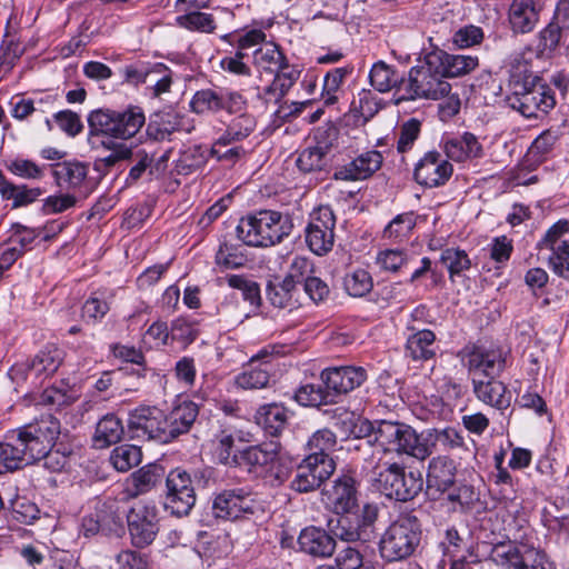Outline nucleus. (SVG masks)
I'll use <instances>...</instances> for the list:
<instances>
[{
	"instance_id": "obj_1",
	"label": "nucleus",
	"mask_w": 569,
	"mask_h": 569,
	"mask_svg": "<svg viewBox=\"0 0 569 569\" xmlns=\"http://www.w3.org/2000/svg\"><path fill=\"white\" fill-rule=\"evenodd\" d=\"M457 467L446 456L433 457L428 467L426 495L430 500H441L452 512H465L479 499L470 485L456 482Z\"/></svg>"
},
{
	"instance_id": "obj_2",
	"label": "nucleus",
	"mask_w": 569,
	"mask_h": 569,
	"mask_svg": "<svg viewBox=\"0 0 569 569\" xmlns=\"http://www.w3.org/2000/svg\"><path fill=\"white\" fill-rule=\"evenodd\" d=\"M288 214L277 210H259L243 216L237 226L238 238L247 246L268 248L280 243L292 230Z\"/></svg>"
},
{
	"instance_id": "obj_3",
	"label": "nucleus",
	"mask_w": 569,
	"mask_h": 569,
	"mask_svg": "<svg viewBox=\"0 0 569 569\" xmlns=\"http://www.w3.org/2000/svg\"><path fill=\"white\" fill-rule=\"evenodd\" d=\"M420 64L409 70L408 78L398 87L397 103L419 99L439 100L451 91V84L445 80L439 70L438 60L426 52Z\"/></svg>"
},
{
	"instance_id": "obj_4",
	"label": "nucleus",
	"mask_w": 569,
	"mask_h": 569,
	"mask_svg": "<svg viewBox=\"0 0 569 569\" xmlns=\"http://www.w3.org/2000/svg\"><path fill=\"white\" fill-rule=\"evenodd\" d=\"M375 443L382 453L406 455L418 460H425L432 453L428 440L400 421H377Z\"/></svg>"
},
{
	"instance_id": "obj_5",
	"label": "nucleus",
	"mask_w": 569,
	"mask_h": 569,
	"mask_svg": "<svg viewBox=\"0 0 569 569\" xmlns=\"http://www.w3.org/2000/svg\"><path fill=\"white\" fill-rule=\"evenodd\" d=\"M421 536V523L415 515L399 516L381 535L379 541L381 558L392 562L411 557L420 545Z\"/></svg>"
},
{
	"instance_id": "obj_6",
	"label": "nucleus",
	"mask_w": 569,
	"mask_h": 569,
	"mask_svg": "<svg viewBox=\"0 0 569 569\" xmlns=\"http://www.w3.org/2000/svg\"><path fill=\"white\" fill-rule=\"evenodd\" d=\"M370 479L386 497L398 501H409L422 490L419 473L406 472L403 466L381 458L372 466Z\"/></svg>"
},
{
	"instance_id": "obj_7",
	"label": "nucleus",
	"mask_w": 569,
	"mask_h": 569,
	"mask_svg": "<svg viewBox=\"0 0 569 569\" xmlns=\"http://www.w3.org/2000/svg\"><path fill=\"white\" fill-rule=\"evenodd\" d=\"M144 122V113L139 107L124 110L98 109L88 117L90 134H104L123 140L136 136Z\"/></svg>"
},
{
	"instance_id": "obj_8",
	"label": "nucleus",
	"mask_w": 569,
	"mask_h": 569,
	"mask_svg": "<svg viewBox=\"0 0 569 569\" xmlns=\"http://www.w3.org/2000/svg\"><path fill=\"white\" fill-rule=\"evenodd\" d=\"M488 556L500 569H555L545 551L522 541L492 543Z\"/></svg>"
},
{
	"instance_id": "obj_9",
	"label": "nucleus",
	"mask_w": 569,
	"mask_h": 569,
	"mask_svg": "<svg viewBox=\"0 0 569 569\" xmlns=\"http://www.w3.org/2000/svg\"><path fill=\"white\" fill-rule=\"evenodd\" d=\"M509 104L526 118H538L555 108L556 98L549 86L526 79L522 83L515 82L512 84Z\"/></svg>"
},
{
	"instance_id": "obj_10",
	"label": "nucleus",
	"mask_w": 569,
	"mask_h": 569,
	"mask_svg": "<svg viewBox=\"0 0 569 569\" xmlns=\"http://www.w3.org/2000/svg\"><path fill=\"white\" fill-rule=\"evenodd\" d=\"M263 510V502L247 488L226 489L212 502L214 517L223 520H237Z\"/></svg>"
},
{
	"instance_id": "obj_11",
	"label": "nucleus",
	"mask_w": 569,
	"mask_h": 569,
	"mask_svg": "<svg viewBox=\"0 0 569 569\" xmlns=\"http://www.w3.org/2000/svg\"><path fill=\"white\" fill-rule=\"evenodd\" d=\"M359 485L350 473L338 476L321 491L322 501L327 509L336 515L355 512L359 507Z\"/></svg>"
},
{
	"instance_id": "obj_12",
	"label": "nucleus",
	"mask_w": 569,
	"mask_h": 569,
	"mask_svg": "<svg viewBox=\"0 0 569 569\" xmlns=\"http://www.w3.org/2000/svg\"><path fill=\"white\" fill-rule=\"evenodd\" d=\"M336 216L329 206H320L310 214L306 228V242L317 256L332 250L335 244Z\"/></svg>"
},
{
	"instance_id": "obj_13",
	"label": "nucleus",
	"mask_w": 569,
	"mask_h": 569,
	"mask_svg": "<svg viewBox=\"0 0 569 569\" xmlns=\"http://www.w3.org/2000/svg\"><path fill=\"white\" fill-rule=\"evenodd\" d=\"M128 529L132 543L138 548L149 546L159 531L158 510L152 501H138L128 516Z\"/></svg>"
},
{
	"instance_id": "obj_14",
	"label": "nucleus",
	"mask_w": 569,
	"mask_h": 569,
	"mask_svg": "<svg viewBox=\"0 0 569 569\" xmlns=\"http://www.w3.org/2000/svg\"><path fill=\"white\" fill-rule=\"evenodd\" d=\"M166 486V509L178 517L187 516L196 503L190 475L181 468H176L168 473Z\"/></svg>"
},
{
	"instance_id": "obj_15",
	"label": "nucleus",
	"mask_w": 569,
	"mask_h": 569,
	"mask_svg": "<svg viewBox=\"0 0 569 569\" xmlns=\"http://www.w3.org/2000/svg\"><path fill=\"white\" fill-rule=\"evenodd\" d=\"M538 246L551 251L548 260L552 271L569 281V222H556L547 230Z\"/></svg>"
},
{
	"instance_id": "obj_16",
	"label": "nucleus",
	"mask_w": 569,
	"mask_h": 569,
	"mask_svg": "<svg viewBox=\"0 0 569 569\" xmlns=\"http://www.w3.org/2000/svg\"><path fill=\"white\" fill-rule=\"evenodd\" d=\"M36 436L31 425L19 429L16 445L0 442V475L21 469L34 461L32 443Z\"/></svg>"
},
{
	"instance_id": "obj_17",
	"label": "nucleus",
	"mask_w": 569,
	"mask_h": 569,
	"mask_svg": "<svg viewBox=\"0 0 569 569\" xmlns=\"http://www.w3.org/2000/svg\"><path fill=\"white\" fill-rule=\"evenodd\" d=\"M506 367V352L497 346L475 347L467 356L471 380L498 378Z\"/></svg>"
},
{
	"instance_id": "obj_18",
	"label": "nucleus",
	"mask_w": 569,
	"mask_h": 569,
	"mask_svg": "<svg viewBox=\"0 0 569 569\" xmlns=\"http://www.w3.org/2000/svg\"><path fill=\"white\" fill-rule=\"evenodd\" d=\"M337 129L318 130L315 134L316 146L307 147L300 151L296 163L300 171L309 173L321 171L329 163V153L337 140Z\"/></svg>"
},
{
	"instance_id": "obj_19",
	"label": "nucleus",
	"mask_w": 569,
	"mask_h": 569,
	"mask_svg": "<svg viewBox=\"0 0 569 569\" xmlns=\"http://www.w3.org/2000/svg\"><path fill=\"white\" fill-rule=\"evenodd\" d=\"M452 173V164L440 152L432 150L416 163L413 178L422 187L438 188L446 184Z\"/></svg>"
},
{
	"instance_id": "obj_20",
	"label": "nucleus",
	"mask_w": 569,
	"mask_h": 569,
	"mask_svg": "<svg viewBox=\"0 0 569 569\" xmlns=\"http://www.w3.org/2000/svg\"><path fill=\"white\" fill-rule=\"evenodd\" d=\"M322 383L331 391V397L346 395L360 387L367 380V371L362 367L343 366L326 368L320 373Z\"/></svg>"
},
{
	"instance_id": "obj_21",
	"label": "nucleus",
	"mask_w": 569,
	"mask_h": 569,
	"mask_svg": "<svg viewBox=\"0 0 569 569\" xmlns=\"http://www.w3.org/2000/svg\"><path fill=\"white\" fill-rule=\"evenodd\" d=\"M281 446L271 440L256 446H249L239 451V467H244L250 473L261 477L268 467L273 466Z\"/></svg>"
},
{
	"instance_id": "obj_22",
	"label": "nucleus",
	"mask_w": 569,
	"mask_h": 569,
	"mask_svg": "<svg viewBox=\"0 0 569 569\" xmlns=\"http://www.w3.org/2000/svg\"><path fill=\"white\" fill-rule=\"evenodd\" d=\"M88 166L80 161H62L49 166L38 167L40 176L50 173L61 189L76 190L82 187L88 176Z\"/></svg>"
},
{
	"instance_id": "obj_23",
	"label": "nucleus",
	"mask_w": 569,
	"mask_h": 569,
	"mask_svg": "<svg viewBox=\"0 0 569 569\" xmlns=\"http://www.w3.org/2000/svg\"><path fill=\"white\" fill-rule=\"evenodd\" d=\"M382 154L377 150L366 151L352 161L336 169L333 178L341 181H357L371 177L380 169Z\"/></svg>"
},
{
	"instance_id": "obj_24",
	"label": "nucleus",
	"mask_w": 569,
	"mask_h": 569,
	"mask_svg": "<svg viewBox=\"0 0 569 569\" xmlns=\"http://www.w3.org/2000/svg\"><path fill=\"white\" fill-rule=\"evenodd\" d=\"M441 148L446 157L456 162H466L481 158L483 154L481 143L471 132L443 137L441 140Z\"/></svg>"
},
{
	"instance_id": "obj_25",
	"label": "nucleus",
	"mask_w": 569,
	"mask_h": 569,
	"mask_svg": "<svg viewBox=\"0 0 569 569\" xmlns=\"http://www.w3.org/2000/svg\"><path fill=\"white\" fill-rule=\"evenodd\" d=\"M162 410L157 407H140L134 409L128 420L129 429L134 437H147L159 441Z\"/></svg>"
},
{
	"instance_id": "obj_26",
	"label": "nucleus",
	"mask_w": 569,
	"mask_h": 569,
	"mask_svg": "<svg viewBox=\"0 0 569 569\" xmlns=\"http://www.w3.org/2000/svg\"><path fill=\"white\" fill-rule=\"evenodd\" d=\"M540 8L535 0H512L508 10V20L515 33L531 32L539 21Z\"/></svg>"
},
{
	"instance_id": "obj_27",
	"label": "nucleus",
	"mask_w": 569,
	"mask_h": 569,
	"mask_svg": "<svg viewBox=\"0 0 569 569\" xmlns=\"http://www.w3.org/2000/svg\"><path fill=\"white\" fill-rule=\"evenodd\" d=\"M472 387L478 400L500 411L508 409L511 405V392L497 378L472 381Z\"/></svg>"
},
{
	"instance_id": "obj_28",
	"label": "nucleus",
	"mask_w": 569,
	"mask_h": 569,
	"mask_svg": "<svg viewBox=\"0 0 569 569\" xmlns=\"http://www.w3.org/2000/svg\"><path fill=\"white\" fill-rule=\"evenodd\" d=\"M430 53L440 62L439 70L445 80L447 78L463 77L479 66V59L476 56L450 54L439 48L430 50Z\"/></svg>"
},
{
	"instance_id": "obj_29",
	"label": "nucleus",
	"mask_w": 569,
	"mask_h": 569,
	"mask_svg": "<svg viewBox=\"0 0 569 569\" xmlns=\"http://www.w3.org/2000/svg\"><path fill=\"white\" fill-rule=\"evenodd\" d=\"M298 543L301 551L320 558L330 557L336 549L335 538L317 527L305 528L298 537Z\"/></svg>"
},
{
	"instance_id": "obj_30",
	"label": "nucleus",
	"mask_w": 569,
	"mask_h": 569,
	"mask_svg": "<svg viewBox=\"0 0 569 569\" xmlns=\"http://www.w3.org/2000/svg\"><path fill=\"white\" fill-rule=\"evenodd\" d=\"M408 328L415 331L407 339V353L413 360H428L435 356L436 335L428 329H420L417 325H409Z\"/></svg>"
},
{
	"instance_id": "obj_31",
	"label": "nucleus",
	"mask_w": 569,
	"mask_h": 569,
	"mask_svg": "<svg viewBox=\"0 0 569 569\" xmlns=\"http://www.w3.org/2000/svg\"><path fill=\"white\" fill-rule=\"evenodd\" d=\"M254 420L266 433L277 437L287 426L288 413L283 406L268 403L259 407L254 413Z\"/></svg>"
},
{
	"instance_id": "obj_32",
	"label": "nucleus",
	"mask_w": 569,
	"mask_h": 569,
	"mask_svg": "<svg viewBox=\"0 0 569 569\" xmlns=\"http://www.w3.org/2000/svg\"><path fill=\"white\" fill-rule=\"evenodd\" d=\"M379 509L377 505L366 503L362 507L360 521L357 528H340L337 535L345 541H369L372 537V526L378 519Z\"/></svg>"
},
{
	"instance_id": "obj_33",
	"label": "nucleus",
	"mask_w": 569,
	"mask_h": 569,
	"mask_svg": "<svg viewBox=\"0 0 569 569\" xmlns=\"http://www.w3.org/2000/svg\"><path fill=\"white\" fill-rule=\"evenodd\" d=\"M164 469L161 465L149 463L131 475V487L128 488L130 497H137L154 488L163 478Z\"/></svg>"
},
{
	"instance_id": "obj_34",
	"label": "nucleus",
	"mask_w": 569,
	"mask_h": 569,
	"mask_svg": "<svg viewBox=\"0 0 569 569\" xmlns=\"http://www.w3.org/2000/svg\"><path fill=\"white\" fill-rule=\"evenodd\" d=\"M403 76L400 74L392 66L385 61L373 63L369 72L370 84L379 92H388L396 89L395 94L398 97V87L401 86Z\"/></svg>"
},
{
	"instance_id": "obj_35",
	"label": "nucleus",
	"mask_w": 569,
	"mask_h": 569,
	"mask_svg": "<svg viewBox=\"0 0 569 569\" xmlns=\"http://www.w3.org/2000/svg\"><path fill=\"white\" fill-rule=\"evenodd\" d=\"M176 131H189V129L184 126V117L174 111L156 114L148 126L149 134L157 140H164Z\"/></svg>"
},
{
	"instance_id": "obj_36",
	"label": "nucleus",
	"mask_w": 569,
	"mask_h": 569,
	"mask_svg": "<svg viewBox=\"0 0 569 569\" xmlns=\"http://www.w3.org/2000/svg\"><path fill=\"white\" fill-rule=\"evenodd\" d=\"M293 399L303 407H320L335 403L331 391L321 383H302L295 391Z\"/></svg>"
},
{
	"instance_id": "obj_37",
	"label": "nucleus",
	"mask_w": 569,
	"mask_h": 569,
	"mask_svg": "<svg viewBox=\"0 0 569 569\" xmlns=\"http://www.w3.org/2000/svg\"><path fill=\"white\" fill-rule=\"evenodd\" d=\"M123 436V426L121 420L114 415L104 416L96 427L93 445L96 448H107L117 443Z\"/></svg>"
},
{
	"instance_id": "obj_38",
	"label": "nucleus",
	"mask_w": 569,
	"mask_h": 569,
	"mask_svg": "<svg viewBox=\"0 0 569 569\" xmlns=\"http://www.w3.org/2000/svg\"><path fill=\"white\" fill-rule=\"evenodd\" d=\"M352 71L353 67L349 64L335 68L326 73L322 84V100L326 106H332L338 102L342 93L341 87Z\"/></svg>"
},
{
	"instance_id": "obj_39",
	"label": "nucleus",
	"mask_w": 569,
	"mask_h": 569,
	"mask_svg": "<svg viewBox=\"0 0 569 569\" xmlns=\"http://www.w3.org/2000/svg\"><path fill=\"white\" fill-rule=\"evenodd\" d=\"M286 57L279 47L272 42L264 43L253 52V63L261 70L269 73L280 71L284 66Z\"/></svg>"
},
{
	"instance_id": "obj_40",
	"label": "nucleus",
	"mask_w": 569,
	"mask_h": 569,
	"mask_svg": "<svg viewBox=\"0 0 569 569\" xmlns=\"http://www.w3.org/2000/svg\"><path fill=\"white\" fill-rule=\"evenodd\" d=\"M81 528L86 537L102 532L104 535L116 533L122 531V525L118 517L113 515H89L83 517Z\"/></svg>"
},
{
	"instance_id": "obj_41",
	"label": "nucleus",
	"mask_w": 569,
	"mask_h": 569,
	"mask_svg": "<svg viewBox=\"0 0 569 569\" xmlns=\"http://www.w3.org/2000/svg\"><path fill=\"white\" fill-rule=\"evenodd\" d=\"M198 406L192 401H182L172 408L168 416L170 423L177 430V438L180 435L187 433L198 417Z\"/></svg>"
},
{
	"instance_id": "obj_42",
	"label": "nucleus",
	"mask_w": 569,
	"mask_h": 569,
	"mask_svg": "<svg viewBox=\"0 0 569 569\" xmlns=\"http://www.w3.org/2000/svg\"><path fill=\"white\" fill-rule=\"evenodd\" d=\"M109 459L118 471L126 472L141 462L142 452L140 447L126 443L116 447Z\"/></svg>"
},
{
	"instance_id": "obj_43",
	"label": "nucleus",
	"mask_w": 569,
	"mask_h": 569,
	"mask_svg": "<svg viewBox=\"0 0 569 569\" xmlns=\"http://www.w3.org/2000/svg\"><path fill=\"white\" fill-rule=\"evenodd\" d=\"M214 261L221 269H238L246 264L247 256L242 246L223 242L216 252Z\"/></svg>"
},
{
	"instance_id": "obj_44",
	"label": "nucleus",
	"mask_w": 569,
	"mask_h": 569,
	"mask_svg": "<svg viewBox=\"0 0 569 569\" xmlns=\"http://www.w3.org/2000/svg\"><path fill=\"white\" fill-rule=\"evenodd\" d=\"M411 257L405 249L392 248L380 250L376 256V264L380 270L396 273L406 267Z\"/></svg>"
},
{
	"instance_id": "obj_45",
	"label": "nucleus",
	"mask_w": 569,
	"mask_h": 569,
	"mask_svg": "<svg viewBox=\"0 0 569 569\" xmlns=\"http://www.w3.org/2000/svg\"><path fill=\"white\" fill-rule=\"evenodd\" d=\"M441 263L448 269L449 278L453 280L471 267V260L467 252L459 248H447L441 251Z\"/></svg>"
},
{
	"instance_id": "obj_46",
	"label": "nucleus",
	"mask_w": 569,
	"mask_h": 569,
	"mask_svg": "<svg viewBox=\"0 0 569 569\" xmlns=\"http://www.w3.org/2000/svg\"><path fill=\"white\" fill-rule=\"evenodd\" d=\"M343 287L348 295L352 297H363L369 293L373 287L372 277L365 269H356L348 272L343 278Z\"/></svg>"
},
{
	"instance_id": "obj_47",
	"label": "nucleus",
	"mask_w": 569,
	"mask_h": 569,
	"mask_svg": "<svg viewBox=\"0 0 569 569\" xmlns=\"http://www.w3.org/2000/svg\"><path fill=\"white\" fill-rule=\"evenodd\" d=\"M209 150L201 146H192L183 150L177 161L176 168L180 174H189L206 164Z\"/></svg>"
},
{
	"instance_id": "obj_48",
	"label": "nucleus",
	"mask_w": 569,
	"mask_h": 569,
	"mask_svg": "<svg viewBox=\"0 0 569 569\" xmlns=\"http://www.w3.org/2000/svg\"><path fill=\"white\" fill-rule=\"evenodd\" d=\"M221 89H202L193 94L190 106L196 113L218 112L221 110Z\"/></svg>"
},
{
	"instance_id": "obj_49",
	"label": "nucleus",
	"mask_w": 569,
	"mask_h": 569,
	"mask_svg": "<svg viewBox=\"0 0 569 569\" xmlns=\"http://www.w3.org/2000/svg\"><path fill=\"white\" fill-rule=\"evenodd\" d=\"M177 23L190 31H199L211 33L216 29L213 16L207 12L192 11L187 14L179 16Z\"/></svg>"
},
{
	"instance_id": "obj_50",
	"label": "nucleus",
	"mask_w": 569,
	"mask_h": 569,
	"mask_svg": "<svg viewBox=\"0 0 569 569\" xmlns=\"http://www.w3.org/2000/svg\"><path fill=\"white\" fill-rule=\"evenodd\" d=\"M567 29H569V22H563L562 18L557 19L555 16L548 26L540 31L539 47H541L543 51L555 50L560 43L562 32Z\"/></svg>"
},
{
	"instance_id": "obj_51",
	"label": "nucleus",
	"mask_w": 569,
	"mask_h": 569,
	"mask_svg": "<svg viewBox=\"0 0 569 569\" xmlns=\"http://www.w3.org/2000/svg\"><path fill=\"white\" fill-rule=\"evenodd\" d=\"M233 447L234 439L232 435L221 431L216 436V439L213 440V452L219 462L223 465H239V452L236 453L233 451Z\"/></svg>"
},
{
	"instance_id": "obj_52",
	"label": "nucleus",
	"mask_w": 569,
	"mask_h": 569,
	"mask_svg": "<svg viewBox=\"0 0 569 569\" xmlns=\"http://www.w3.org/2000/svg\"><path fill=\"white\" fill-rule=\"evenodd\" d=\"M302 462L310 469L317 481L325 482L336 470V462L330 455H308Z\"/></svg>"
},
{
	"instance_id": "obj_53",
	"label": "nucleus",
	"mask_w": 569,
	"mask_h": 569,
	"mask_svg": "<svg viewBox=\"0 0 569 569\" xmlns=\"http://www.w3.org/2000/svg\"><path fill=\"white\" fill-rule=\"evenodd\" d=\"M439 548L441 549L443 557L448 559L458 557L462 553H468L469 557L473 556L472 549L466 545L455 528L446 530L443 538L439 542Z\"/></svg>"
},
{
	"instance_id": "obj_54",
	"label": "nucleus",
	"mask_w": 569,
	"mask_h": 569,
	"mask_svg": "<svg viewBox=\"0 0 569 569\" xmlns=\"http://www.w3.org/2000/svg\"><path fill=\"white\" fill-rule=\"evenodd\" d=\"M415 226L416 219L412 212L398 214L385 228V238L401 241L409 236Z\"/></svg>"
},
{
	"instance_id": "obj_55",
	"label": "nucleus",
	"mask_w": 569,
	"mask_h": 569,
	"mask_svg": "<svg viewBox=\"0 0 569 569\" xmlns=\"http://www.w3.org/2000/svg\"><path fill=\"white\" fill-rule=\"evenodd\" d=\"M60 421L52 415H42L38 420V442L43 445V449L56 447L60 436Z\"/></svg>"
},
{
	"instance_id": "obj_56",
	"label": "nucleus",
	"mask_w": 569,
	"mask_h": 569,
	"mask_svg": "<svg viewBox=\"0 0 569 569\" xmlns=\"http://www.w3.org/2000/svg\"><path fill=\"white\" fill-rule=\"evenodd\" d=\"M62 362V351L54 343H47L38 353V375H53Z\"/></svg>"
},
{
	"instance_id": "obj_57",
	"label": "nucleus",
	"mask_w": 569,
	"mask_h": 569,
	"mask_svg": "<svg viewBox=\"0 0 569 569\" xmlns=\"http://www.w3.org/2000/svg\"><path fill=\"white\" fill-rule=\"evenodd\" d=\"M270 380L268 368L250 367L236 377V385L241 389H261L267 387Z\"/></svg>"
},
{
	"instance_id": "obj_58",
	"label": "nucleus",
	"mask_w": 569,
	"mask_h": 569,
	"mask_svg": "<svg viewBox=\"0 0 569 569\" xmlns=\"http://www.w3.org/2000/svg\"><path fill=\"white\" fill-rule=\"evenodd\" d=\"M310 455H329L337 445V437L330 429L316 431L308 441Z\"/></svg>"
},
{
	"instance_id": "obj_59",
	"label": "nucleus",
	"mask_w": 569,
	"mask_h": 569,
	"mask_svg": "<svg viewBox=\"0 0 569 569\" xmlns=\"http://www.w3.org/2000/svg\"><path fill=\"white\" fill-rule=\"evenodd\" d=\"M73 402V397L70 395L66 385L62 387H50L42 391L38 405L48 406L50 408L59 409Z\"/></svg>"
},
{
	"instance_id": "obj_60",
	"label": "nucleus",
	"mask_w": 569,
	"mask_h": 569,
	"mask_svg": "<svg viewBox=\"0 0 569 569\" xmlns=\"http://www.w3.org/2000/svg\"><path fill=\"white\" fill-rule=\"evenodd\" d=\"M109 310L110 306L107 300L92 296L82 305L81 317L88 323H97L104 318Z\"/></svg>"
},
{
	"instance_id": "obj_61",
	"label": "nucleus",
	"mask_w": 569,
	"mask_h": 569,
	"mask_svg": "<svg viewBox=\"0 0 569 569\" xmlns=\"http://www.w3.org/2000/svg\"><path fill=\"white\" fill-rule=\"evenodd\" d=\"M421 130V122L411 118L403 122L400 127L399 137L397 141V150L405 153L413 147L415 141L418 139Z\"/></svg>"
},
{
	"instance_id": "obj_62",
	"label": "nucleus",
	"mask_w": 569,
	"mask_h": 569,
	"mask_svg": "<svg viewBox=\"0 0 569 569\" xmlns=\"http://www.w3.org/2000/svg\"><path fill=\"white\" fill-rule=\"evenodd\" d=\"M322 483L317 481V477L311 475L309 467L307 468L301 461L296 470V475L290 482V488L299 493L311 492L318 489Z\"/></svg>"
},
{
	"instance_id": "obj_63",
	"label": "nucleus",
	"mask_w": 569,
	"mask_h": 569,
	"mask_svg": "<svg viewBox=\"0 0 569 569\" xmlns=\"http://www.w3.org/2000/svg\"><path fill=\"white\" fill-rule=\"evenodd\" d=\"M356 111L365 121L370 120L379 111L380 106L370 90H362L351 103Z\"/></svg>"
},
{
	"instance_id": "obj_64",
	"label": "nucleus",
	"mask_w": 569,
	"mask_h": 569,
	"mask_svg": "<svg viewBox=\"0 0 569 569\" xmlns=\"http://www.w3.org/2000/svg\"><path fill=\"white\" fill-rule=\"evenodd\" d=\"M406 296V284L402 281L383 283L377 290V300L386 305L402 302Z\"/></svg>"
}]
</instances>
